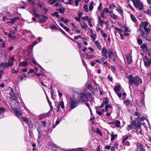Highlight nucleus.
Returning <instances> with one entry per match:
<instances>
[{"label":"nucleus","instance_id":"1","mask_svg":"<svg viewBox=\"0 0 151 151\" xmlns=\"http://www.w3.org/2000/svg\"><path fill=\"white\" fill-rule=\"evenodd\" d=\"M10 92H11V94L10 96V100H11V103L14 104V106H11V108L13 109V113L15 114L16 116H17L18 118H20L22 114V113L21 111L17 107L19 105V103L18 101V100L16 99V97L15 96V94L14 92V90L12 88L10 87Z\"/></svg>","mask_w":151,"mask_h":151},{"label":"nucleus","instance_id":"2","mask_svg":"<svg viewBox=\"0 0 151 151\" xmlns=\"http://www.w3.org/2000/svg\"><path fill=\"white\" fill-rule=\"evenodd\" d=\"M129 82V88L130 89V84L132 85H134L136 86H138L142 83V80L141 78L138 76L133 77L132 75H130L128 77Z\"/></svg>","mask_w":151,"mask_h":151},{"label":"nucleus","instance_id":"3","mask_svg":"<svg viewBox=\"0 0 151 151\" xmlns=\"http://www.w3.org/2000/svg\"><path fill=\"white\" fill-rule=\"evenodd\" d=\"M79 101L78 99H76L73 96L70 98V108L73 109L76 107L79 103Z\"/></svg>","mask_w":151,"mask_h":151},{"label":"nucleus","instance_id":"4","mask_svg":"<svg viewBox=\"0 0 151 151\" xmlns=\"http://www.w3.org/2000/svg\"><path fill=\"white\" fill-rule=\"evenodd\" d=\"M79 102H83L88 100V95L85 92L81 93L78 95Z\"/></svg>","mask_w":151,"mask_h":151},{"label":"nucleus","instance_id":"5","mask_svg":"<svg viewBox=\"0 0 151 151\" xmlns=\"http://www.w3.org/2000/svg\"><path fill=\"white\" fill-rule=\"evenodd\" d=\"M141 25H140V27L138 29L137 31L138 32H141V33L140 34L141 36L145 38L146 40L149 41H151V37L148 35L149 33H146L142 29L141 27Z\"/></svg>","mask_w":151,"mask_h":151},{"label":"nucleus","instance_id":"6","mask_svg":"<svg viewBox=\"0 0 151 151\" xmlns=\"http://www.w3.org/2000/svg\"><path fill=\"white\" fill-rule=\"evenodd\" d=\"M134 6L137 8H138L140 10H142L143 9V4L139 0L135 1L133 2Z\"/></svg>","mask_w":151,"mask_h":151},{"label":"nucleus","instance_id":"7","mask_svg":"<svg viewBox=\"0 0 151 151\" xmlns=\"http://www.w3.org/2000/svg\"><path fill=\"white\" fill-rule=\"evenodd\" d=\"M9 65V63H2L0 64V68L1 69H4L7 68Z\"/></svg>","mask_w":151,"mask_h":151},{"label":"nucleus","instance_id":"8","mask_svg":"<svg viewBox=\"0 0 151 151\" xmlns=\"http://www.w3.org/2000/svg\"><path fill=\"white\" fill-rule=\"evenodd\" d=\"M47 19V17L43 15L42 18L38 20V22L40 23H44L46 21Z\"/></svg>","mask_w":151,"mask_h":151},{"label":"nucleus","instance_id":"9","mask_svg":"<svg viewBox=\"0 0 151 151\" xmlns=\"http://www.w3.org/2000/svg\"><path fill=\"white\" fill-rule=\"evenodd\" d=\"M137 146L138 148V151H145V148L143 147L142 144L138 143L137 144Z\"/></svg>","mask_w":151,"mask_h":151},{"label":"nucleus","instance_id":"10","mask_svg":"<svg viewBox=\"0 0 151 151\" xmlns=\"http://www.w3.org/2000/svg\"><path fill=\"white\" fill-rule=\"evenodd\" d=\"M105 110L106 112H112V106L110 104L106 105V106H105Z\"/></svg>","mask_w":151,"mask_h":151},{"label":"nucleus","instance_id":"11","mask_svg":"<svg viewBox=\"0 0 151 151\" xmlns=\"http://www.w3.org/2000/svg\"><path fill=\"white\" fill-rule=\"evenodd\" d=\"M121 90V86L120 85H117L115 86L114 88V90L116 93H119Z\"/></svg>","mask_w":151,"mask_h":151},{"label":"nucleus","instance_id":"12","mask_svg":"<svg viewBox=\"0 0 151 151\" xmlns=\"http://www.w3.org/2000/svg\"><path fill=\"white\" fill-rule=\"evenodd\" d=\"M126 59L128 64H131L132 62V59L131 55L129 54L126 56Z\"/></svg>","mask_w":151,"mask_h":151},{"label":"nucleus","instance_id":"13","mask_svg":"<svg viewBox=\"0 0 151 151\" xmlns=\"http://www.w3.org/2000/svg\"><path fill=\"white\" fill-rule=\"evenodd\" d=\"M107 53V50L105 47H103L102 49V50L101 52V54L103 56L105 57L106 58H107V56H106Z\"/></svg>","mask_w":151,"mask_h":151},{"label":"nucleus","instance_id":"14","mask_svg":"<svg viewBox=\"0 0 151 151\" xmlns=\"http://www.w3.org/2000/svg\"><path fill=\"white\" fill-rule=\"evenodd\" d=\"M80 54L82 58H85L86 56V59L89 60V58L90 55H89L88 53H86L85 54H84L83 53H81V51L80 52Z\"/></svg>","mask_w":151,"mask_h":151},{"label":"nucleus","instance_id":"15","mask_svg":"<svg viewBox=\"0 0 151 151\" xmlns=\"http://www.w3.org/2000/svg\"><path fill=\"white\" fill-rule=\"evenodd\" d=\"M135 125V122H131V123L128 126V127H127V131H129L130 130L132 129L133 128V127H134V126Z\"/></svg>","mask_w":151,"mask_h":151},{"label":"nucleus","instance_id":"16","mask_svg":"<svg viewBox=\"0 0 151 151\" xmlns=\"http://www.w3.org/2000/svg\"><path fill=\"white\" fill-rule=\"evenodd\" d=\"M98 24L101 26H102L103 24H106V23L104 22V20H102L100 16L98 17Z\"/></svg>","mask_w":151,"mask_h":151},{"label":"nucleus","instance_id":"17","mask_svg":"<svg viewBox=\"0 0 151 151\" xmlns=\"http://www.w3.org/2000/svg\"><path fill=\"white\" fill-rule=\"evenodd\" d=\"M52 149L54 151H57L59 150L60 147L58 146L57 145L53 144L52 145Z\"/></svg>","mask_w":151,"mask_h":151},{"label":"nucleus","instance_id":"18","mask_svg":"<svg viewBox=\"0 0 151 151\" xmlns=\"http://www.w3.org/2000/svg\"><path fill=\"white\" fill-rule=\"evenodd\" d=\"M94 42L98 49L99 50H101V46L98 41L97 40L96 41Z\"/></svg>","mask_w":151,"mask_h":151},{"label":"nucleus","instance_id":"19","mask_svg":"<svg viewBox=\"0 0 151 151\" xmlns=\"http://www.w3.org/2000/svg\"><path fill=\"white\" fill-rule=\"evenodd\" d=\"M19 18L18 17H15L13 19H10V23L13 24L18 20Z\"/></svg>","mask_w":151,"mask_h":151},{"label":"nucleus","instance_id":"20","mask_svg":"<svg viewBox=\"0 0 151 151\" xmlns=\"http://www.w3.org/2000/svg\"><path fill=\"white\" fill-rule=\"evenodd\" d=\"M145 58L147 59V60H144V65L146 66H148L151 63V61L147 60L145 57Z\"/></svg>","mask_w":151,"mask_h":151},{"label":"nucleus","instance_id":"21","mask_svg":"<svg viewBox=\"0 0 151 151\" xmlns=\"http://www.w3.org/2000/svg\"><path fill=\"white\" fill-rule=\"evenodd\" d=\"M137 131H138V130L141 129V126L140 124H136L135 123L134 127Z\"/></svg>","mask_w":151,"mask_h":151},{"label":"nucleus","instance_id":"22","mask_svg":"<svg viewBox=\"0 0 151 151\" xmlns=\"http://www.w3.org/2000/svg\"><path fill=\"white\" fill-rule=\"evenodd\" d=\"M19 119L21 120H22L23 121H24L26 123H28L29 122V120L27 118H26L22 116L19 118Z\"/></svg>","mask_w":151,"mask_h":151},{"label":"nucleus","instance_id":"23","mask_svg":"<svg viewBox=\"0 0 151 151\" xmlns=\"http://www.w3.org/2000/svg\"><path fill=\"white\" fill-rule=\"evenodd\" d=\"M117 11L121 16L123 15V11L121 6H119V9H117Z\"/></svg>","mask_w":151,"mask_h":151},{"label":"nucleus","instance_id":"24","mask_svg":"<svg viewBox=\"0 0 151 151\" xmlns=\"http://www.w3.org/2000/svg\"><path fill=\"white\" fill-rule=\"evenodd\" d=\"M28 65L27 63L25 61H23L22 62H21L19 64V65L21 67H24Z\"/></svg>","mask_w":151,"mask_h":151},{"label":"nucleus","instance_id":"25","mask_svg":"<svg viewBox=\"0 0 151 151\" xmlns=\"http://www.w3.org/2000/svg\"><path fill=\"white\" fill-rule=\"evenodd\" d=\"M112 124H114L115 125L118 127H120V122L119 121L116 120V121H115L114 122L112 123Z\"/></svg>","mask_w":151,"mask_h":151},{"label":"nucleus","instance_id":"26","mask_svg":"<svg viewBox=\"0 0 151 151\" xmlns=\"http://www.w3.org/2000/svg\"><path fill=\"white\" fill-rule=\"evenodd\" d=\"M32 61L33 63L35 64V65H37L38 67H39L42 70H43V68L41 67V66L39 64H38L37 62L35 61L34 58H33L32 59Z\"/></svg>","mask_w":151,"mask_h":151},{"label":"nucleus","instance_id":"27","mask_svg":"<svg viewBox=\"0 0 151 151\" xmlns=\"http://www.w3.org/2000/svg\"><path fill=\"white\" fill-rule=\"evenodd\" d=\"M59 106L61 107L62 109H63L65 108L64 102L63 101H60L58 104Z\"/></svg>","mask_w":151,"mask_h":151},{"label":"nucleus","instance_id":"28","mask_svg":"<svg viewBox=\"0 0 151 151\" xmlns=\"http://www.w3.org/2000/svg\"><path fill=\"white\" fill-rule=\"evenodd\" d=\"M38 132V139H40L42 135V131L40 129H37Z\"/></svg>","mask_w":151,"mask_h":151},{"label":"nucleus","instance_id":"29","mask_svg":"<svg viewBox=\"0 0 151 151\" xmlns=\"http://www.w3.org/2000/svg\"><path fill=\"white\" fill-rule=\"evenodd\" d=\"M131 100L128 99L124 101V103L127 106H129L131 104Z\"/></svg>","mask_w":151,"mask_h":151},{"label":"nucleus","instance_id":"30","mask_svg":"<svg viewBox=\"0 0 151 151\" xmlns=\"http://www.w3.org/2000/svg\"><path fill=\"white\" fill-rule=\"evenodd\" d=\"M93 1H92L91 3H90V5L89 6V11L91 12L93 9Z\"/></svg>","mask_w":151,"mask_h":151},{"label":"nucleus","instance_id":"31","mask_svg":"<svg viewBox=\"0 0 151 151\" xmlns=\"http://www.w3.org/2000/svg\"><path fill=\"white\" fill-rule=\"evenodd\" d=\"M73 0H68V1H64V0H63L62 2H64L65 4H71Z\"/></svg>","mask_w":151,"mask_h":151},{"label":"nucleus","instance_id":"32","mask_svg":"<svg viewBox=\"0 0 151 151\" xmlns=\"http://www.w3.org/2000/svg\"><path fill=\"white\" fill-rule=\"evenodd\" d=\"M137 117L138 118V119H139V121L140 122L143 121L146 118L145 117L142 116L141 117H140V116H138Z\"/></svg>","mask_w":151,"mask_h":151},{"label":"nucleus","instance_id":"33","mask_svg":"<svg viewBox=\"0 0 151 151\" xmlns=\"http://www.w3.org/2000/svg\"><path fill=\"white\" fill-rule=\"evenodd\" d=\"M130 17L131 20L134 22H136L137 21V19L132 14H130Z\"/></svg>","mask_w":151,"mask_h":151},{"label":"nucleus","instance_id":"34","mask_svg":"<svg viewBox=\"0 0 151 151\" xmlns=\"http://www.w3.org/2000/svg\"><path fill=\"white\" fill-rule=\"evenodd\" d=\"M142 24L144 28L147 27L148 24V23L146 22H144L142 23Z\"/></svg>","mask_w":151,"mask_h":151},{"label":"nucleus","instance_id":"35","mask_svg":"<svg viewBox=\"0 0 151 151\" xmlns=\"http://www.w3.org/2000/svg\"><path fill=\"white\" fill-rule=\"evenodd\" d=\"M128 138V137L126 135L124 136L123 137L122 140V143H124L125 141L127 140Z\"/></svg>","mask_w":151,"mask_h":151},{"label":"nucleus","instance_id":"36","mask_svg":"<svg viewBox=\"0 0 151 151\" xmlns=\"http://www.w3.org/2000/svg\"><path fill=\"white\" fill-rule=\"evenodd\" d=\"M137 42L139 45H140L142 43V41L141 39L138 37L137 39Z\"/></svg>","mask_w":151,"mask_h":151},{"label":"nucleus","instance_id":"37","mask_svg":"<svg viewBox=\"0 0 151 151\" xmlns=\"http://www.w3.org/2000/svg\"><path fill=\"white\" fill-rule=\"evenodd\" d=\"M103 103H104L106 106V105H108L107 104L108 103V99L106 98H104L103 99Z\"/></svg>","mask_w":151,"mask_h":151},{"label":"nucleus","instance_id":"38","mask_svg":"<svg viewBox=\"0 0 151 151\" xmlns=\"http://www.w3.org/2000/svg\"><path fill=\"white\" fill-rule=\"evenodd\" d=\"M5 109L3 107H1L0 108V115L3 114L5 112Z\"/></svg>","mask_w":151,"mask_h":151},{"label":"nucleus","instance_id":"39","mask_svg":"<svg viewBox=\"0 0 151 151\" xmlns=\"http://www.w3.org/2000/svg\"><path fill=\"white\" fill-rule=\"evenodd\" d=\"M110 16L114 19H117V16L114 14H112L110 15Z\"/></svg>","mask_w":151,"mask_h":151},{"label":"nucleus","instance_id":"40","mask_svg":"<svg viewBox=\"0 0 151 151\" xmlns=\"http://www.w3.org/2000/svg\"><path fill=\"white\" fill-rule=\"evenodd\" d=\"M96 35L95 34H93L92 35H91L90 36L91 37L93 41L94 42H95V41L96 39Z\"/></svg>","mask_w":151,"mask_h":151},{"label":"nucleus","instance_id":"41","mask_svg":"<svg viewBox=\"0 0 151 151\" xmlns=\"http://www.w3.org/2000/svg\"><path fill=\"white\" fill-rule=\"evenodd\" d=\"M14 60V57H12L11 58H10V66H11L13 65Z\"/></svg>","mask_w":151,"mask_h":151},{"label":"nucleus","instance_id":"42","mask_svg":"<svg viewBox=\"0 0 151 151\" xmlns=\"http://www.w3.org/2000/svg\"><path fill=\"white\" fill-rule=\"evenodd\" d=\"M111 71L113 72L114 73L115 72L116 70V68L115 66L114 65H112L111 67Z\"/></svg>","mask_w":151,"mask_h":151},{"label":"nucleus","instance_id":"43","mask_svg":"<svg viewBox=\"0 0 151 151\" xmlns=\"http://www.w3.org/2000/svg\"><path fill=\"white\" fill-rule=\"evenodd\" d=\"M57 1V0H49L48 1V3H50V4H53L55 2H56Z\"/></svg>","mask_w":151,"mask_h":151},{"label":"nucleus","instance_id":"44","mask_svg":"<svg viewBox=\"0 0 151 151\" xmlns=\"http://www.w3.org/2000/svg\"><path fill=\"white\" fill-rule=\"evenodd\" d=\"M86 149H83L81 148H79L76 150H74V151H86Z\"/></svg>","mask_w":151,"mask_h":151},{"label":"nucleus","instance_id":"45","mask_svg":"<svg viewBox=\"0 0 151 151\" xmlns=\"http://www.w3.org/2000/svg\"><path fill=\"white\" fill-rule=\"evenodd\" d=\"M83 8L85 9L86 12H88V6L87 5L85 4L83 6Z\"/></svg>","mask_w":151,"mask_h":151},{"label":"nucleus","instance_id":"46","mask_svg":"<svg viewBox=\"0 0 151 151\" xmlns=\"http://www.w3.org/2000/svg\"><path fill=\"white\" fill-rule=\"evenodd\" d=\"M117 136V134H111V141H113L115 138Z\"/></svg>","mask_w":151,"mask_h":151},{"label":"nucleus","instance_id":"47","mask_svg":"<svg viewBox=\"0 0 151 151\" xmlns=\"http://www.w3.org/2000/svg\"><path fill=\"white\" fill-rule=\"evenodd\" d=\"M103 6L101 2H100L99 5L98 7V10H99V11H100L101 10Z\"/></svg>","mask_w":151,"mask_h":151},{"label":"nucleus","instance_id":"48","mask_svg":"<svg viewBox=\"0 0 151 151\" xmlns=\"http://www.w3.org/2000/svg\"><path fill=\"white\" fill-rule=\"evenodd\" d=\"M144 29L146 32H145L146 33H149L150 30V29L149 28H148L147 27L144 28Z\"/></svg>","mask_w":151,"mask_h":151},{"label":"nucleus","instance_id":"49","mask_svg":"<svg viewBox=\"0 0 151 151\" xmlns=\"http://www.w3.org/2000/svg\"><path fill=\"white\" fill-rule=\"evenodd\" d=\"M144 12L145 13L150 15V16H151V11L149 10H147L146 11H144Z\"/></svg>","mask_w":151,"mask_h":151},{"label":"nucleus","instance_id":"50","mask_svg":"<svg viewBox=\"0 0 151 151\" xmlns=\"http://www.w3.org/2000/svg\"><path fill=\"white\" fill-rule=\"evenodd\" d=\"M108 54H109V58H110L111 57V55H112L113 53L112 51L111 50H109L108 52Z\"/></svg>","mask_w":151,"mask_h":151},{"label":"nucleus","instance_id":"51","mask_svg":"<svg viewBox=\"0 0 151 151\" xmlns=\"http://www.w3.org/2000/svg\"><path fill=\"white\" fill-rule=\"evenodd\" d=\"M116 6L114 4L111 5L109 6L110 9L112 11H113L114 8H115Z\"/></svg>","mask_w":151,"mask_h":151},{"label":"nucleus","instance_id":"52","mask_svg":"<svg viewBox=\"0 0 151 151\" xmlns=\"http://www.w3.org/2000/svg\"><path fill=\"white\" fill-rule=\"evenodd\" d=\"M101 33L102 34V36L103 37H104V38H106L107 37V35L105 33H104L103 32V30L101 31Z\"/></svg>","mask_w":151,"mask_h":151},{"label":"nucleus","instance_id":"53","mask_svg":"<svg viewBox=\"0 0 151 151\" xmlns=\"http://www.w3.org/2000/svg\"><path fill=\"white\" fill-rule=\"evenodd\" d=\"M81 27L82 28L86 29L88 28V27L86 24H85L84 25H81Z\"/></svg>","mask_w":151,"mask_h":151},{"label":"nucleus","instance_id":"54","mask_svg":"<svg viewBox=\"0 0 151 151\" xmlns=\"http://www.w3.org/2000/svg\"><path fill=\"white\" fill-rule=\"evenodd\" d=\"M52 15L53 16H55L57 17H59L58 14L57 12H55L54 13L52 14Z\"/></svg>","mask_w":151,"mask_h":151},{"label":"nucleus","instance_id":"55","mask_svg":"<svg viewBox=\"0 0 151 151\" xmlns=\"http://www.w3.org/2000/svg\"><path fill=\"white\" fill-rule=\"evenodd\" d=\"M65 9L64 8H60L59 9V12L60 13H63L64 12Z\"/></svg>","mask_w":151,"mask_h":151},{"label":"nucleus","instance_id":"56","mask_svg":"<svg viewBox=\"0 0 151 151\" xmlns=\"http://www.w3.org/2000/svg\"><path fill=\"white\" fill-rule=\"evenodd\" d=\"M102 12L104 13L106 12L107 13L109 12V9L108 8H104L103 9Z\"/></svg>","mask_w":151,"mask_h":151},{"label":"nucleus","instance_id":"57","mask_svg":"<svg viewBox=\"0 0 151 151\" xmlns=\"http://www.w3.org/2000/svg\"><path fill=\"white\" fill-rule=\"evenodd\" d=\"M42 124L44 127H45L46 126V123L45 121H41Z\"/></svg>","mask_w":151,"mask_h":151},{"label":"nucleus","instance_id":"58","mask_svg":"<svg viewBox=\"0 0 151 151\" xmlns=\"http://www.w3.org/2000/svg\"><path fill=\"white\" fill-rule=\"evenodd\" d=\"M38 43V42L37 41H35L34 42L32 43V48H31V50H32L33 46H35V45H36Z\"/></svg>","mask_w":151,"mask_h":151},{"label":"nucleus","instance_id":"59","mask_svg":"<svg viewBox=\"0 0 151 151\" xmlns=\"http://www.w3.org/2000/svg\"><path fill=\"white\" fill-rule=\"evenodd\" d=\"M80 1V0H75V3L76 6H78L79 2Z\"/></svg>","mask_w":151,"mask_h":151},{"label":"nucleus","instance_id":"60","mask_svg":"<svg viewBox=\"0 0 151 151\" xmlns=\"http://www.w3.org/2000/svg\"><path fill=\"white\" fill-rule=\"evenodd\" d=\"M82 38V37H81V35H78L77 36H75L74 37V39L75 40H76L78 39L79 38Z\"/></svg>","mask_w":151,"mask_h":151},{"label":"nucleus","instance_id":"61","mask_svg":"<svg viewBox=\"0 0 151 151\" xmlns=\"http://www.w3.org/2000/svg\"><path fill=\"white\" fill-rule=\"evenodd\" d=\"M96 57V56L94 55H90L89 58V60L91 59H93Z\"/></svg>","mask_w":151,"mask_h":151},{"label":"nucleus","instance_id":"62","mask_svg":"<svg viewBox=\"0 0 151 151\" xmlns=\"http://www.w3.org/2000/svg\"><path fill=\"white\" fill-rule=\"evenodd\" d=\"M147 45L145 44H143L140 46L141 48L142 49H145L146 48Z\"/></svg>","mask_w":151,"mask_h":151},{"label":"nucleus","instance_id":"63","mask_svg":"<svg viewBox=\"0 0 151 151\" xmlns=\"http://www.w3.org/2000/svg\"><path fill=\"white\" fill-rule=\"evenodd\" d=\"M96 63L95 60L93 61L91 63V66H93Z\"/></svg>","mask_w":151,"mask_h":151},{"label":"nucleus","instance_id":"64","mask_svg":"<svg viewBox=\"0 0 151 151\" xmlns=\"http://www.w3.org/2000/svg\"><path fill=\"white\" fill-rule=\"evenodd\" d=\"M127 7L129 8L132 11H134V9L132 6L130 4H129L127 6Z\"/></svg>","mask_w":151,"mask_h":151}]
</instances>
